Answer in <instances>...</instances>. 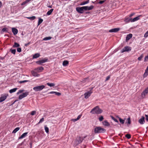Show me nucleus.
Returning <instances> with one entry per match:
<instances>
[{"instance_id":"nucleus-1","label":"nucleus","mask_w":148,"mask_h":148,"mask_svg":"<svg viewBox=\"0 0 148 148\" xmlns=\"http://www.w3.org/2000/svg\"><path fill=\"white\" fill-rule=\"evenodd\" d=\"M103 112L102 110L100 109L98 106H97L92 109L90 112L92 114H99Z\"/></svg>"},{"instance_id":"nucleus-2","label":"nucleus","mask_w":148,"mask_h":148,"mask_svg":"<svg viewBox=\"0 0 148 148\" xmlns=\"http://www.w3.org/2000/svg\"><path fill=\"white\" fill-rule=\"evenodd\" d=\"M106 132V130L101 127H96L94 128V132L95 134L104 133Z\"/></svg>"},{"instance_id":"nucleus-3","label":"nucleus","mask_w":148,"mask_h":148,"mask_svg":"<svg viewBox=\"0 0 148 148\" xmlns=\"http://www.w3.org/2000/svg\"><path fill=\"white\" fill-rule=\"evenodd\" d=\"M45 87V86L43 85L38 86L34 87L33 89L35 91L37 92L42 90Z\"/></svg>"},{"instance_id":"nucleus-4","label":"nucleus","mask_w":148,"mask_h":148,"mask_svg":"<svg viewBox=\"0 0 148 148\" xmlns=\"http://www.w3.org/2000/svg\"><path fill=\"white\" fill-rule=\"evenodd\" d=\"M116 122L119 123V121L120 122L121 124H125V125H127V126L129 127V125L131 123V121H114Z\"/></svg>"},{"instance_id":"nucleus-5","label":"nucleus","mask_w":148,"mask_h":148,"mask_svg":"<svg viewBox=\"0 0 148 148\" xmlns=\"http://www.w3.org/2000/svg\"><path fill=\"white\" fill-rule=\"evenodd\" d=\"M29 92H26L25 93H23L22 94L20 95L18 97V99L19 100L23 98L26 97L29 94Z\"/></svg>"},{"instance_id":"nucleus-6","label":"nucleus","mask_w":148,"mask_h":148,"mask_svg":"<svg viewBox=\"0 0 148 148\" xmlns=\"http://www.w3.org/2000/svg\"><path fill=\"white\" fill-rule=\"evenodd\" d=\"M131 50V47L128 46H126L124 47V48L121 51L122 53H123L125 51H130Z\"/></svg>"},{"instance_id":"nucleus-7","label":"nucleus","mask_w":148,"mask_h":148,"mask_svg":"<svg viewBox=\"0 0 148 148\" xmlns=\"http://www.w3.org/2000/svg\"><path fill=\"white\" fill-rule=\"evenodd\" d=\"M76 10L77 12L80 13H82L83 12L84 10V7H77L76 8Z\"/></svg>"},{"instance_id":"nucleus-8","label":"nucleus","mask_w":148,"mask_h":148,"mask_svg":"<svg viewBox=\"0 0 148 148\" xmlns=\"http://www.w3.org/2000/svg\"><path fill=\"white\" fill-rule=\"evenodd\" d=\"M102 123L105 127H110V123L107 121H101Z\"/></svg>"},{"instance_id":"nucleus-9","label":"nucleus","mask_w":148,"mask_h":148,"mask_svg":"<svg viewBox=\"0 0 148 148\" xmlns=\"http://www.w3.org/2000/svg\"><path fill=\"white\" fill-rule=\"evenodd\" d=\"M84 10L87 11V10H92L94 8V6L93 5H91L90 6H83Z\"/></svg>"},{"instance_id":"nucleus-10","label":"nucleus","mask_w":148,"mask_h":148,"mask_svg":"<svg viewBox=\"0 0 148 148\" xmlns=\"http://www.w3.org/2000/svg\"><path fill=\"white\" fill-rule=\"evenodd\" d=\"M92 92L90 91L85 93L84 95L85 98V99L88 98L90 96Z\"/></svg>"},{"instance_id":"nucleus-11","label":"nucleus","mask_w":148,"mask_h":148,"mask_svg":"<svg viewBox=\"0 0 148 148\" xmlns=\"http://www.w3.org/2000/svg\"><path fill=\"white\" fill-rule=\"evenodd\" d=\"M8 96V95H1L0 98V102H2L4 101L6 98Z\"/></svg>"},{"instance_id":"nucleus-12","label":"nucleus","mask_w":148,"mask_h":148,"mask_svg":"<svg viewBox=\"0 0 148 148\" xmlns=\"http://www.w3.org/2000/svg\"><path fill=\"white\" fill-rule=\"evenodd\" d=\"M148 93V87L142 92V96L143 97H144Z\"/></svg>"},{"instance_id":"nucleus-13","label":"nucleus","mask_w":148,"mask_h":148,"mask_svg":"<svg viewBox=\"0 0 148 148\" xmlns=\"http://www.w3.org/2000/svg\"><path fill=\"white\" fill-rule=\"evenodd\" d=\"M120 29L119 28H115L112 29L109 31V32H116L119 31Z\"/></svg>"},{"instance_id":"nucleus-14","label":"nucleus","mask_w":148,"mask_h":148,"mask_svg":"<svg viewBox=\"0 0 148 148\" xmlns=\"http://www.w3.org/2000/svg\"><path fill=\"white\" fill-rule=\"evenodd\" d=\"M47 60V59H44L42 60H39L37 62H36V63L38 64H40L41 63H44L46 62Z\"/></svg>"},{"instance_id":"nucleus-15","label":"nucleus","mask_w":148,"mask_h":148,"mask_svg":"<svg viewBox=\"0 0 148 148\" xmlns=\"http://www.w3.org/2000/svg\"><path fill=\"white\" fill-rule=\"evenodd\" d=\"M148 75V66L147 67L146 69H145V73L143 75V77L144 78L146 77Z\"/></svg>"},{"instance_id":"nucleus-16","label":"nucleus","mask_w":148,"mask_h":148,"mask_svg":"<svg viewBox=\"0 0 148 148\" xmlns=\"http://www.w3.org/2000/svg\"><path fill=\"white\" fill-rule=\"evenodd\" d=\"M44 69L42 67H40L36 68L35 70L38 72H40L42 71Z\"/></svg>"},{"instance_id":"nucleus-17","label":"nucleus","mask_w":148,"mask_h":148,"mask_svg":"<svg viewBox=\"0 0 148 148\" xmlns=\"http://www.w3.org/2000/svg\"><path fill=\"white\" fill-rule=\"evenodd\" d=\"M132 34H130L127 35L126 37V41H127L129 40L132 37Z\"/></svg>"},{"instance_id":"nucleus-18","label":"nucleus","mask_w":148,"mask_h":148,"mask_svg":"<svg viewBox=\"0 0 148 148\" xmlns=\"http://www.w3.org/2000/svg\"><path fill=\"white\" fill-rule=\"evenodd\" d=\"M28 134V132H25L20 137L18 138V139H21L25 137Z\"/></svg>"},{"instance_id":"nucleus-19","label":"nucleus","mask_w":148,"mask_h":148,"mask_svg":"<svg viewBox=\"0 0 148 148\" xmlns=\"http://www.w3.org/2000/svg\"><path fill=\"white\" fill-rule=\"evenodd\" d=\"M12 31L14 35L17 34L18 32L17 29L14 28H12Z\"/></svg>"},{"instance_id":"nucleus-20","label":"nucleus","mask_w":148,"mask_h":148,"mask_svg":"<svg viewBox=\"0 0 148 148\" xmlns=\"http://www.w3.org/2000/svg\"><path fill=\"white\" fill-rule=\"evenodd\" d=\"M140 16L136 17L135 18H134L133 19H132L131 20V22H134L135 21H136L140 19Z\"/></svg>"},{"instance_id":"nucleus-21","label":"nucleus","mask_w":148,"mask_h":148,"mask_svg":"<svg viewBox=\"0 0 148 148\" xmlns=\"http://www.w3.org/2000/svg\"><path fill=\"white\" fill-rule=\"evenodd\" d=\"M31 73L32 75L34 77H38L40 75L39 74L34 71H32Z\"/></svg>"},{"instance_id":"nucleus-22","label":"nucleus","mask_w":148,"mask_h":148,"mask_svg":"<svg viewBox=\"0 0 148 148\" xmlns=\"http://www.w3.org/2000/svg\"><path fill=\"white\" fill-rule=\"evenodd\" d=\"M84 138H81V137H79L77 138V141L78 142V143H80L82 142Z\"/></svg>"},{"instance_id":"nucleus-23","label":"nucleus","mask_w":148,"mask_h":148,"mask_svg":"<svg viewBox=\"0 0 148 148\" xmlns=\"http://www.w3.org/2000/svg\"><path fill=\"white\" fill-rule=\"evenodd\" d=\"M69 63V61L67 60H64L63 62V65L64 66H66Z\"/></svg>"},{"instance_id":"nucleus-24","label":"nucleus","mask_w":148,"mask_h":148,"mask_svg":"<svg viewBox=\"0 0 148 148\" xmlns=\"http://www.w3.org/2000/svg\"><path fill=\"white\" fill-rule=\"evenodd\" d=\"M40 56V54L39 53H37L35 54L33 56V58H36L39 57Z\"/></svg>"},{"instance_id":"nucleus-25","label":"nucleus","mask_w":148,"mask_h":148,"mask_svg":"<svg viewBox=\"0 0 148 148\" xmlns=\"http://www.w3.org/2000/svg\"><path fill=\"white\" fill-rule=\"evenodd\" d=\"M132 18H125L124 21L127 23H128L131 21Z\"/></svg>"},{"instance_id":"nucleus-26","label":"nucleus","mask_w":148,"mask_h":148,"mask_svg":"<svg viewBox=\"0 0 148 148\" xmlns=\"http://www.w3.org/2000/svg\"><path fill=\"white\" fill-rule=\"evenodd\" d=\"M53 9H51L47 13V15H51L53 12Z\"/></svg>"},{"instance_id":"nucleus-27","label":"nucleus","mask_w":148,"mask_h":148,"mask_svg":"<svg viewBox=\"0 0 148 148\" xmlns=\"http://www.w3.org/2000/svg\"><path fill=\"white\" fill-rule=\"evenodd\" d=\"M17 89V88H15L11 89L10 90L9 92L10 93H12L13 92H14Z\"/></svg>"},{"instance_id":"nucleus-28","label":"nucleus","mask_w":148,"mask_h":148,"mask_svg":"<svg viewBox=\"0 0 148 148\" xmlns=\"http://www.w3.org/2000/svg\"><path fill=\"white\" fill-rule=\"evenodd\" d=\"M43 20L42 19L40 18H39L38 25H39L43 22Z\"/></svg>"},{"instance_id":"nucleus-29","label":"nucleus","mask_w":148,"mask_h":148,"mask_svg":"<svg viewBox=\"0 0 148 148\" xmlns=\"http://www.w3.org/2000/svg\"><path fill=\"white\" fill-rule=\"evenodd\" d=\"M36 114V111L35 110L32 111H31L30 113H29V114L32 116H34Z\"/></svg>"},{"instance_id":"nucleus-30","label":"nucleus","mask_w":148,"mask_h":148,"mask_svg":"<svg viewBox=\"0 0 148 148\" xmlns=\"http://www.w3.org/2000/svg\"><path fill=\"white\" fill-rule=\"evenodd\" d=\"M20 129L19 127L16 128L12 132V133H15Z\"/></svg>"},{"instance_id":"nucleus-31","label":"nucleus","mask_w":148,"mask_h":148,"mask_svg":"<svg viewBox=\"0 0 148 148\" xmlns=\"http://www.w3.org/2000/svg\"><path fill=\"white\" fill-rule=\"evenodd\" d=\"M47 84L48 86L50 87L53 86H55V84L53 83H47Z\"/></svg>"},{"instance_id":"nucleus-32","label":"nucleus","mask_w":148,"mask_h":148,"mask_svg":"<svg viewBox=\"0 0 148 148\" xmlns=\"http://www.w3.org/2000/svg\"><path fill=\"white\" fill-rule=\"evenodd\" d=\"M26 18L30 20H33L35 19L36 17L35 16H33L31 17H27Z\"/></svg>"},{"instance_id":"nucleus-33","label":"nucleus","mask_w":148,"mask_h":148,"mask_svg":"<svg viewBox=\"0 0 148 148\" xmlns=\"http://www.w3.org/2000/svg\"><path fill=\"white\" fill-rule=\"evenodd\" d=\"M45 132L48 133L49 132V129L48 128L47 126L46 125L45 126Z\"/></svg>"},{"instance_id":"nucleus-34","label":"nucleus","mask_w":148,"mask_h":148,"mask_svg":"<svg viewBox=\"0 0 148 148\" xmlns=\"http://www.w3.org/2000/svg\"><path fill=\"white\" fill-rule=\"evenodd\" d=\"M51 38L50 37H46L45 38L43 39V40H50Z\"/></svg>"},{"instance_id":"nucleus-35","label":"nucleus","mask_w":148,"mask_h":148,"mask_svg":"<svg viewBox=\"0 0 148 148\" xmlns=\"http://www.w3.org/2000/svg\"><path fill=\"white\" fill-rule=\"evenodd\" d=\"M89 1H85L81 3L80 5H84L88 3H89Z\"/></svg>"},{"instance_id":"nucleus-36","label":"nucleus","mask_w":148,"mask_h":148,"mask_svg":"<svg viewBox=\"0 0 148 148\" xmlns=\"http://www.w3.org/2000/svg\"><path fill=\"white\" fill-rule=\"evenodd\" d=\"M19 45L16 42H15L14 45L13 46V47H18L19 46Z\"/></svg>"},{"instance_id":"nucleus-37","label":"nucleus","mask_w":148,"mask_h":148,"mask_svg":"<svg viewBox=\"0 0 148 148\" xmlns=\"http://www.w3.org/2000/svg\"><path fill=\"white\" fill-rule=\"evenodd\" d=\"M82 116V115H79L77 116V118L75 119H74L72 120H78L80 119Z\"/></svg>"},{"instance_id":"nucleus-38","label":"nucleus","mask_w":148,"mask_h":148,"mask_svg":"<svg viewBox=\"0 0 148 148\" xmlns=\"http://www.w3.org/2000/svg\"><path fill=\"white\" fill-rule=\"evenodd\" d=\"M125 136L128 139H130L131 137V135L129 134H127L125 135Z\"/></svg>"},{"instance_id":"nucleus-39","label":"nucleus","mask_w":148,"mask_h":148,"mask_svg":"<svg viewBox=\"0 0 148 148\" xmlns=\"http://www.w3.org/2000/svg\"><path fill=\"white\" fill-rule=\"evenodd\" d=\"M148 61V53L147 54V55L145 56L144 58V61L145 62H147Z\"/></svg>"},{"instance_id":"nucleus-40","label":"nucleus","mask_w":148,"mask_h":148,"mask_svg":"<svg viewBox=\"0 0 148 148\" xmlns=\"http://www.w3.org/2000/svg\"><path fill=\"white\" fill-rule=\"evenodd\" d=\"M99 120H102L103 119V117L102 116H100L99 118Z\"/></svg>"},{"instance_id":"nucleus-41","label":"nucleus","mask_w":148,"mask_h":148,"mask_svg":"<svg viewBox=\"0 0 148 148\" xmlns=\"http://www.w3.org/2000/svg\"><path fill=\"white\" fill-rule=\"evenodd\" d=\"M7 28L6 27H5L3 28L2 29V31L3 32H7Z\"/></svg>"},{"instance_id":"nucleus-42","label":"nucleus","mask_w":148,"mask_h":148,"mask_svg":"<svg viewBox=\"0 0 148 148\" xmlns=\"http://www.w3.org/2000/svg\"><path fill=\"white\" fill-rule=\"evenodd\" d=\"M139 123L140 124H144L145 122V121H138Z\"/></svg>"},{"instance_id":"nucleus-43","label":"nucleus","mask_w":148,"mask_h":148,"mask_svg":"<svg viewBox=\"0 0 148 148\" xmlns=\"http://www.w3.org/2000/svg\"><path fill=\"white\" fill-rule=\"evenodd\" d=\"M23 90H20L17 93V95H18L20 93H21L22 92H23Z\"/></svg>"},{"instance_id":"nucleus-44","label":"nucleus","mask_w":148,"mask_h":148,"mask_svg":"<svg viewBox=\"0 0 148 148\" xmlns=\"http://www.w3.org/2000/svg\"><path fill=\"white\" fill-rule=\"evenodd\" d=\"M11 52L13 54H15L16 52V50L13 49L11 50Z\"/></svg>"},{"instance_id":"nucleus-45","label":"nucleus","mask_w":148,"mask_h":148,"mask_svg":"<svg viewBox=\"0 0 148 148\" xmlns=\"http://www.w3.org/2000/svg\"><path fill=\"white\" fill-rule=\"evenodd\" d=\"M143 57L142 55H141L138 58V60L140 61V60Z\"/></svg>"},{"instance_id":"nucleus-46","label":"nucleus","mask_w":148,"mask_h":148,"mask_svg":"<svg viewBox=\"0 0 148 148\" xmlns=\"http://www.w3.org/2000/svg\"><path fill=\"white\" fill-rule=\"evenodd\" d=\"M17 51L18 52H20L21 51V48H17Z\"/></svg>"},{"instance_id":"nucleus-47","label":"nucleus","mask_w":148,"mask_h":148,"mask_svg":"<svg viewBox=\"0 0 148 148\" xmlns=\"http://www.w3.org/2000/svg\"><path fill=\"white\" fill-rule=\"evenodd\" d=\"M148 36V31L145 34L144 37H147Z\"/></svg>"},{"instance_id":"nucleus-48","label":"nucleus","mask_w":148,"mask_h":148,"mask_svg":"<svg viewBox=\"0 0 148 148\" xmlns=\"http://www.w3.org/2000/svg\"><path fill=\"white\" fill-rule=\"evenodd\" d=\"M105 1H100L99 2V4H101L102 3H103Z\"/></svg>"},{"instance_id":"nucleus-49","label":"nucleus","mask_w":148,"mask_h":148,"mask_svg":"<svg viewBox=\"0 0 148 148\" xmlns=\"http://www.w3.org/2000/svg\"><path fill=\"white\" fill-rule=\"evenodd\" d=\"M145 119V117L144 116H142L139 120H144Z\"/></svg>"},{"instance_id":"nucleus-50","label":"nucleus","mask_w":148,"mask_h":148,"mask_svg":"<svg viewBox=\"0 0 148 148\" xmlns=\"http://www.w3.org/2000/svg\"><path fill=\"white\" fill-rule=\"evenodd\" d=\"M110 117L113 120H117V119H115V118L113 117V116H110Z\"/></svg>"},{"instance_id":"nucleus-51","label":"nucleus","mask_w":148,"mask_h":148,"mask_svg":"<svg viewBox=\"0 0 148 148\" xmlns=\"http://www.w3.org/2000/svg\"><path fill=\"white\" fill-rule=\"evenodd\" d=\"M28 82V81L27 80H24V81H20L19 82L21 83H24L25 82Z\"/></svg>"},{"instance_id":"nucleus-52","label":"nucleus","mask_w":148,"mask_h":148,"mask_svg":"<svg viewBox=\"0 0 148 148\" xmlns=\"http://www.w3.org/2000/svg\"><path fill=\"white\" fill-rule=\"evenodd\" d=\"M110 78V76H108L106 78V81H107Z\"/></svg>"},{"instance_id":"nucleus-53","label":"nucleus","mask_w":148,"mask_h":148,"mask_svg":"<svg viewBox=\"0 0 148 148\" xmlns=\"http://www.w3.org/2000/svg\"><path fill=\"white\" fill-rule=\"evenodd\" d=\"M116 118H118V119H119V120H120V121H122V120H123L122 119H121V118H119V116H116Z\"/></svg>"},{"instance_id":"nucleus-54","label":"nucleus","mask_w":148,"mask_h":148,"mask_svg":"<svg viewBox=\"0 0 148 148\" xmlns=\"http://www.w3.org/2000/svg\"><path fill=\"white\" fill-rule=\"evenodd\" d=\"M145 119H146V120H148V115L145 114Z\"/></svg>"},{"instance_id":"nucleus-55","label":"nucleus","mask_w":148,"mask_h":148,"mask_svg":"<svg viewBox=\"0 0 148 148\" xmlns=\"http://www.w3.org/2000/svg\"><path fill=\"white\" fill-rule=\"evenodd\" d=\"M55 94L58 95H61L60 93L57 92H56Z\"/></svg>"},{"instance_id":"nucleus-56","label":"nucleus","mask_w":148,"mask_h":148,"mask_svg":"<svg viewBox=\"0 0 148 148\" xmlns=\"http://www.w3.org/2000/svg\"><path fill=\"white\" fill-rule=\"evenodd\" d=\"M134 13H133L131 14H130V15L129 16L130 17H131L133 15H134Z\"/></svg>"},{"instance_id":"nucleus-57","label":"nucleus","mask_w":148,"mask_h":148,"mask_svg":"<svg viewBox=\"0 0 148 148\" xmlns=\"http://www.w3.org/2000/svg\"><path fill=\"white\" fill-rule=\"evenodd\" d=\"M56 93V92H50V94H55Z\"/></svg>"},{"instance_id":"nucleus-58","label":"nucleus","mask_w":148,"mask_h":148,"mask_svg":"<svg viewBox=\"0 0 148 148\" xmlns=\"http://www.w3.org/2000/svg\"><path fill=\"white\" fill-rule=\"evenodd\" d=\"M30 43V42H29L28 43L25 44V46L27 47V46Z\"/></svg>"},{"instance_id":"nucleus-59","label":"nucleus","mask_w":148,"mask_h":148,"mask_svg":"<svg viewBox=\"0 0 148 148\" xmlns=\"http://www.w3.org/2000/svg\"><path fill=\"white\" fill-rule=\"evenodd\" d=\"M25 2H24L23 3H22L21 4V5H24L25 4Z\"/></svg>"},{"instance_id":"nucleus-60","label":"nucleus","mask_w":148,"mask_h":148,"mask_svg":"<svg viewBox=\"0 0 148 148\" xmlns=\"http://www.w3.org/2000/svg\"><path fill=\"white\" fill-rule=\"evenodd\" d=\"M2 5V3L1 2H0V8L1 7Z\"/></svg>"},{"instance_id":"nucleus-61","label":"nucleus","mask_w":148,"mask_h":148,"mask_svg":"<svg viewBox=\"0 0 148 148\" xmlns=\"http://www.w3.org/2000/svg\"><path fill=\"white\" fill-rule=\"evenodd\" d=\"M43 121H40L37 124V125L38 124L40 123H41Z\"/></svg>"},{"instance_id":"nucleus-62","label":"nucleus","mask_w":148,"mask_h":148,"mask_svg":"<svg viewBox=\"0 0 148 148\" xmlns=\"http://www.w3.org/2000/svg\"><path fill=\"white\" fill-rule=\"evenodd\" d=\"M44 120V118H41L40 120Z\"/></svg>"},{"instance_id":"nucleus-63","label":"nucleus","mask_w":148,"mask_h":148,"mask_svg":"<svg viewBox=\"0 0 148 148\" xmlns=\"http://www.w3.org/2000/svg\"><path fill=\"white\" fill-rule=\"evenodd\" d=\"M48 7L49 8H51L52 7V5H50V6H48Z\"/></svg>"},{"instance_id":"nucleus-64","label":"nucleus","mask_w":148,"mask_h":148,"mask_svg":"<svg viewBox=\"0 0 148 148\" xmlns=\"http://www.w3.org/2000/svg\"><path fill=\"white\" fill-rule=\"evenodd\" d=\"M130 120V117H129L127 119V120Z\"/></svg>"}]
</instances>
